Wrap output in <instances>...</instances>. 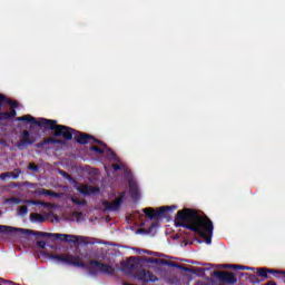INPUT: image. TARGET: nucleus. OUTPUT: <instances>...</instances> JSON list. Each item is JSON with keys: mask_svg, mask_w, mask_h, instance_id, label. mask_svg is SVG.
Listing matches in <instances>:
<instances>
[{"mask_svg": "<svg viewBox=\"0 0 285 285\" xmlns=\"http://www.w3.org/2000/svg\"><path fill=\"white\" fill-rule=\"evenodd\" d=\"M18 121H29L30 124H35V126H41L47 130H53L55 137H63V139H67V141H70V139H72V129L63 125H57V120H50L46 118H40L39 120H37L31 115H24L18 117Z\"/></svg>", "mask_w": 285, "mask_h": 285, "instance_id": "nucleus-2", "label": "nucleus"}, {"mask_svg": "<svg viewBox=\"0 0 285 285\" xmlns=\"http://www.w3.org/2000/svg\"><path fill=\"white\" fill-rule=\"evenodd\" d=\"M278 273L279 275H285V271H281V272H276Z\"/></svg>", "mask_w": 285, "mask_h": 285, "instance_id": "nucleus-39", "label": "nucleus"}, {"mask_svg": "<svg viewBox=\"0 0 285 285\" xmlns=\"http://www.w3.org/2000/svg\"><path fill=\"white\" fill-rule=\"evenodd\" d=\"M0 233H7L8 235H14V233H22L23 235H28L30 234V229L0 225Z\"/></svg>", "mask_w": 285, "mask_h": 285, "instance_id": "nucleus-10", "label": "nucleus"}, {"mask_svg": "<svg viewBox=\"0 0 285 285\" xmlns=\"http://www.w3.org/2000/svg\"><path fill=\"white\" fill-rule=\"evenodd\" d=\"M223 268H238L239 271H255V268L247 267L244 265H223Z\"/></svg>", "mask_w": 285, "mask_h": 285, "instance_id": "nucleus-17", "label": "nucleus"}, {"mask_svg": "<svg viewBox=\"0 0 285 285\" xmlns=\"http://www.w3.org/2000/svg\"><path fill=\"white\" fill-rule=\"evenodd\" d=\"M0 119H10V112L8 111L0 112Z\"/></svg>", "mask_w": 285, "mask_h": 285, "instance_id": "nucleus-28", "label": "nucleus"}, {"mask_svg": "<svg viewBox=\"0 0 285 285\" xmlns=\"http://www.w3.org/2000/svg\"><path fill=\"white\" fill-rule=\"evenodd\" d=\"M53 142L60 144V142H61V140H53Z\"/></svg>", "mask_w": 285, "mask_h": 285, "instance_id": "nucleus-40", "label": "nucleus"}, {"mask_svg": "<svg viewBox=\"0 0 285 285\" xmlns=\"http://www.w3.org/2000/svg\"><path fill=\"white\" fill-rule=\"evenodd\" d=\"M8 177L11 179H19V176L21 175V168H16L13 171H7Z\"/></svg>", "mask_w": 285, "mask_h": 285, "instance_id": "nucleus-19", "label": "nucleus"}, {"mask_svg": "<svg viewBox=\"0 0 285 285\" xmlns=\"http://www.w3.org/2000/svg\"><path fill=\"white\" fill-rule=\"evenodd\" d=\"M142 232H144V229H138V230H137V233H142Z\"/></svg>", "mask_w": 285, "mask_h": 285, "instance_id": "nucleus-41", "label": "nucleus"}, {"mask_svg": "<svg viewBox=\"0 0 285 285\" xmlns=\"http://www.w3.org/2000/svg\"><path fill=\"white\" fill-rule=\"evenodd\" d=\"M29 170H32V173H37L39 170V166H37L36 164L31 163L28 166Z\"/></svg>", "mask_w": 285, "mask_h": 285, "instance_id": "nucleus-26", "label": "nucleus"}, {"mask_svg": "<svg viewBox=\"0 0 285 285\" xmlns=\"http://www.w3.org/2000/svg\"><path fill=\"white\" fill-rule=\"evenodd\" d=\"M129 193L132 199H139V186H137V181L129 180Z\"/></svg>", "mask_w": 285, "mask_h": 285, "instance_id": "nucleus-12", "label": "nucleus"}, {"mask_svg": "<svg viewBox=\"0 0 285 285\" xmlns=\"http://www.w3.org/2000/svg\"><path fill=\"white\" fill-rule=\"evenodd\" d=\"M170 208L175 209V206L159 207L156 212L153 207H147L142 209V213H145L146 217H149V219H157V217H161L165 213L170 210Z\"/></svg>", "mask_w": 285, "mask_h": 285, "instance_id": "nucleus-5", "label": "nucleus"}, {"mask_svg": "<svg viewBox=\"0 0 285 285\" xmlns=\"http://www.w3.org/2000/svg\"><path fill=\"white\" fill-rule=\"evenodd\" d=\"M213 275L214 277H218L220 282H226V284H237V278L233 273L215 271Z\"/></svg>", "mask_w": 285, "mask_h": 285, "instance_id": "nucleus-7", "label": "nucleus"}, {"mask_svg": "<svg viewBox=\"0 0 285 285\" xmlns=\"http://www.w3.org/2000/svg\"><path fill=\"white\" fill-rule=\"evenodd\" d=\"M88 139H92V136L81 132L76 136L78 144H88Z\"/></svg>", "mask_w": 285, "mask_h": 285, "instance_id": "nucleus-15", "label": "nucleus"}, {"mask_svg": "<svg viewBox=\"0 0 285 285\" xmlns=\"http://www.w3.org/2000/svg\"><path fill=\"white\" fill-rule=\"evenodd\" d=\"M266 285H277V284H275V282H273V281H268V282L266 283Z\"/></svg>", "mask_w": 285, "mask_h": 285, "instance_id": "nucleus-37", "label": "nucleus"}, {"mask_svg": "<svg viewBox=\"0 0 285 285\" xmlns=\"http://www.w3.org/2000/svg\"><path fill=\"white\" fill-rule=\"evenodd\" d=\"M72 217H73V219H76V222H81L83 214L81 212H73Z\"/></svg>", "mask_w": 285, "mask_h": 285, "instance_id": "nucleus-23", "label": "nucleus"}, {"mask_svg": "<svg viewBox=\"0 0 285 285\" xmlns=\"http://www.w3.org/2000/svg\"><path fill=\"white\" fill-rule=\"evenodd\" d=\"M9 202H13V204H21V199L17 198V197L10 198Z\"/></svg>", "mask_w": 285, "mask_h": 285, "instance_id": "nucleus-33", "label": "nucleus"}, {"mask_svg": "<svg viewBox=\"0 0 285 285\" xmlns=\"http://www.w3.org/2000/svg\"><path fill=\"white\" fill-rule=\"evenodd\" d=\"M30 219L31 222H46V218H43V215L37 214V213H31Z\"/></svg>", "mask_w": 285, "mask_h": 285, "instance_id": "nucleus-20", "label": "nucleus"}, {"mask_svg": "<svg viewBox=\"0 0 285 285\" xmlns=\"http://www.w3.org/2000/svg\"><path fill=\"white\" fill-rule=\"evenodd\" d=\"M37 246H39V248H46V240H39Z\"/></svg>", "mask_w": 285, "mask_h": 285, "instance_id": "nucleus-32", "label": "nucleus"}, {"mask_svg": "<svg viewBox=\"0 0 285 285\" xmlns=\"http://www.w3.org/2000/svg\"><path fill=\"white\" fill-rule=\"evenodd\" d=\"M71 202L76 204V206H86V200L85 199L81 200L77 196H72Z\"/></svg>", "mask_w": 285, "mask_h": 285, "instance_id": "nucleus-21", "label": "nucleus"}, {"mask_svg": "<svg viewBox=\"0 0 285 285\" xmlns=\"http://www.w3.org/2000/svg\"><path fill=\"white\" fill-rule=\"evenodd\" d=\"M36 195H46L49 197H59V194L48 189H37Z\"/></svg>", "mask_w": 285, "mask_h": 285, "instance_id": "nucleus-16", "label": "nucleus"}, {"mask_svg": "<svg viewBox=\"0 0 285 285\" xmlns=\"http://www.w3.org/2000/svg\"><path fill=\"white\" fill-rule=\"evenodd\" d=\"M108 151L110 153L111 157H115V153L110 149H108Z\"/></svg>", "mask_w": 285, "mask_h": 285, "instance_id": "nucleus-38", "label": "nucleus"}, {"mask_svg": "<svg viewBox=\"0 0 285 285\" xmlns=\"http://www.w3.org/2000/svg\"><path fill=\"white\" fill-rule=\"evenodd\" d=\"M95 144H99L100 146L106 147V144H104L101 140L99 139H94Z\"/></svg>", "mask_w": 285, "mask_h": 285, "instance_id": "nucleus-35", "label": "nucleus"}, {"mask_svg": "<svg viewBox=\"0 0 285 285\" xmlns=\"http://www.w3.org/2000/svg\"><path fill=\"white\" fill-rule=\"evenodd\" d=\"M199 271H204V268H199Z\"/></svg>", "mask_w": 285, "mask_h": 285, "instance_id": "nucleus-42", "label": "nucleus"}, {"mask_svg": "<svg viewBox=\"0 0 285 285\" xmlns=\"http://www.w3.org/2000/svg\"><path fill=\"white\" fill-rule=\"evenodd\" d=\"M4 104H7V106H11V108H17L19 106V102L8 99L2 94H0V109L3 108Z\"/></svg>", "mask_w": 285, "mask_h": 285, "instance_id": "nucleus-13", "label": "nucleus"}, {"mask_svg": "<svg viewBox=\"0 0 285 285\" xmlns=\"http://www.w3.org/2000/svg\"><path fill=\"white\" fill-rule=\"evenodd\" d=\"M36 139L35 136H30V131L24 130L22 132L20 142L18 144V148L22 149L24 146H30L35 144Z\"/></svg>", "mask_w": 285, "mask_h": 285, "instance_id": "nucleus-9", "label": "nucleus"}, {"mask_svg": "<svg viewBox=\"0 0 285 285\" xmlns=\"http://www.w3.org/2000/svg\"><path fill=\"white\" fill-rule=\"evenodd\" d=\"M87 268L89 269V273L91 275H95V268H97V271H100V273H105L106 275H112V273H115L112 266L100 263L99 261H91L88 264Z\"/></svg>", "mask_w": 285, "mask_h": 285, "instance_id": "nucleus-4", "label": "nucleus"}, {"mask_svg": "<svg viewBox=\"0 0 285 285\" xmlns=\"http://www.w3.org/2000/svg\"><path fill=\"white\" fill-rule=\"evenodd\" d=\"M256 273L259 275V277L266 278L268 277V273H275V271L268 268H256Z\"/></svg>", "mask_w": 285, "mask_h": 285, "instance_id": "nucleus-18", "label": "nucleus"}, {"mask_svg": "<svg viewBox=\"0 0 285 285\" xmlns=\"http://www.w3.org/2000/svg\"><path fill=\"white\" fill-rule=\"evenodd\" d=\"M137 277L141 282H157V277L155 275H153V273H150L149 271H146V269H140L137 273Z\"/></svg>", "mask_w": 285, "mask_h": 285, "instance_id": "nucleus-11", "label": "nucleus"}, {"mask_svg": "<svg viewBox=\"0 0 285 285\" xmlns=\"http://www.w3.org/2000/svg\"><path fill=\"white\" fill-rule=\"evenodd\" d=\"M147 264H159V259L157 258H146Z\"/></svg>", "mask_w": 285, "mask_h": 285, "instance_id": "nucleus-29", "label": "nucleus"}, {"mask_svg": "<svg viewBox=\"0 0 285 285\" xmlns=\"http://www.w3.org/2000/svg\"><path fill=\"white\" fill-rule=\"evenodd\" d=\"M176 226H184L188 230L198 233L203 237L206 244H212L213 242V222L208 219V216H202L197 210L184 208L177 212L175 217Z\"/></svg>", "mask_w": 285, "mask_h": 285, "instance_id": "nucleus-1", "label": "nucleus"}, {"mask_svg": "<svg viewBox=\"0 0 285 285\" xmlns=\"http://www.w3.org/2000/svg\"><path fill=\"white\" fill-rule=\"evenodd\" d=\"M75 188L80 193L81 195L88 196V195H96V193H99V188L88 185H79L75 183Z\"/></svg>", "mask_w": 285, "mask_h": 285, "instance_id": "nucleus-8", "label": "nucleus"}, {"mask_svg": "<svg viewBox=\"0 0 285 285\" xmlns=\"http://www.w3.org/2000/svg\"><path fill=\"white\" fill-rule=\"evenodd\" d=\"M39 235H40V237H53L55 236V234L46 233V232H40Z\"/></svg>", "mask_w": 285, "mask_h": 285, "instance_id": "nucleus-30", "label": "nucleus"}, {"mask_svg": "<svg viewBox=\"0 0 285 285\" xmlns=\"http://www.w3.org/2000/svg\"><path fill=\"white\" fill-rule=\"evenodd\" d=\"M26 204H33L35 206L37 205H41V206H48V203H43V202H37V200H33V199H29V200H24Z\"/></svg>", "mask_w": 285, "mask_h": 285, "instance_id": "nucleus-22", "label": "nucleus"}, {"mask_svg": "<svg viewBox=\"0 0 285 285\" xmlns=\"http://www.w3.org/2000/svg\"><path fill=\"white\" fill-rule=\"evenodd\" d=\"M122 202H124V194L120 197L116 198L114 202L105 200L102 203V206L105 210H107L108 213H112L115 210H119Z\"/></svg>", "mask_w": 285, "mask_h": 285, "instance_id": "nucleus-6", "label": "nucleus"}, {"mask_svg": "<svg viewBox=\"0 0 285 285\" xmlns=\"http://www.w3.org/2000/svg\"><path fill=\"white\" fill-rule=\"evenodd\" d=\"M7 178H10L8 171L7 173H2L0 175V179H2V181H6Z\"/></svg>", "mask_w": 285, "mask_h": 285, "instance_id": "nucleus-31", "label": "nucleus"}, {"mask_svg": "<svg viewBox=\"0 0 285 285\" xmlns=\"http://www.w3.org/2000/svg\"><path fill=\"white\" fill-rule=\"evenodd\" d=\"M112 168L114 170H121V166H119L118 164H114Z\"/></svg>", "mask_w": 285, "mask_h": 285, "instance_id": "nucleus-36", "label": "nucleus"}, {"mask_svg": "<svg viewBox=\"0 0 285 285\" xmlns=\"http://www.w3.org/2000/svg\"><path fill=\"white\" fill-rule=\"evenodd\" d=\"M53 259H58V262H63L65 264H69V266H77L79 268H86V263L79 256L70 255V254H60L53 256Z\"/></svg>", "mask_w": 285, "mask_h": 285, "instance_id": "nucleus-3", "label": "nucleus"}, {"mask_svg": "<svg viewBox=\"0 0 285 285\" xmlns=\"http://www.w3.org/2000/svg\"><path fill=\"white\" fill-rule=\"evenodd\" d=\"M10 115V119H12V117H17V110L12 109L11 112H9Z\"/></svg>", "mask_w": 285, "mask_h": 285, "instance_id": "nucleus-34", "label": "nucleus"}, {"mask_svg": "<svg viewBox=\"0 0 285 285\" xmlns=\"http://www.w3.org/2000/svg\"><path fill=\"white\" fill-rule=\"evenodd\" d=\"M53 239H60L61 242H76L77 236L68 234H53Z\"/></svg>", "mask_w": 285, "mask_h": 285, "instance_id": "nucleus-14", "label": "nucleus"}, {"mask_svg": "<svg viewBox=\"0 0 285 285\" xmlns=\"http://www.w3.org/2000/svg\"><path fill=\"white\" fill-rule=\"evenodd\" d=\"M19 215H21L22 217H26V215H28V206H21L19 208Z\"/></svg>", "mask_w": 285, "mask_h": 285, "instance_id": "nucleus-24", "label": "nucleus"}, {"mask_svg": "<svg viewBox=\"0 0 285 285\" xmlns=\"http://www.w3.org/2000/svg\"><path fill=\"white\" fill-rule=\"evenodd\" d=\"M0 215H1V212H0Z\"/></svg>", "mask_w": 285, "mask_h": 285, "instance_id": "nucleus-43", "label": "nucleus"}, {"mask_svg": "<svg viewBox=\"0 0 285 285\" xmlns=\"http://www.w3.org/2000/svg\"><path fill=\"white\" fill-rule=\"evenodd\" d=\"M91 150H94L95 153H98V155H104V149L97 147V146H92Z\"/></svg>", "mask_w": 285, "mask_h": 285, "instance_id": "nucleus-27", "label": "nucleus"}, {"mask_svg": "<svg viewBox=\"0 0 285 285\" xmlns=\"http://www.w3.org/2000/svg\"><path fill=\"white\" fill-rule=\"evenodd\" d=\"M60 175H62V177H65V179H69V181H73L75 180L72 179V176L69 175L68 173L63 171V170H60Z\"/></svg>", "mask_w": 285, "mask_h": 285, "instance_id": "nucleus-25", "label": "nucleus"}]
</instances>
